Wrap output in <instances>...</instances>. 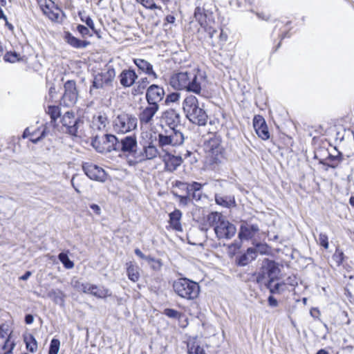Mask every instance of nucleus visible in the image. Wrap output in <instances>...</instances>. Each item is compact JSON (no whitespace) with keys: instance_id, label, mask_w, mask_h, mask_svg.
Here are the masks:
<instances>
[{"instance_id":"obj_1","label":"nucleus","mask_w":354,"mask_h":354,"mask_svg":"<svg viewBox=\"0 0 354 354\" xmlns=\"http://www.w3.org/2000/svg\"><path fill=\"white\" fill-rule=\"evenodd\" d=\"M207 75L205 71L194 68L190 71L174 73L169 79L170 86L176 90H185L204 96Z\"/></svg>"},{"instance_id":"obj_2","label":"nucleus","mask_w":354,"mask_h":354,"mask_svg":"<svg viewBox=\"0 0 354 354\" xmlns=\"http://www.w3.org/2000/svg\"><path fill=\"white\" fill-rule=\"evenodd\" d=\"M183 109L187 119L193 124L204 126L207 124L208 116L197 97L193 95H187L183 100Z\"/></svg>"},{"instance_id":"obj_3","label":"nucleus","mask_w":354,"mask_h":354,"mask_svg":"<svg viewBox=\"0 0 354 354\" xmlns=\"http://www.w3.org/2000/svg\"><path fill=\"white\" fill-rule=\"evenodd\" d=\"M207 221L210 227H214L216 236L218 239H230L236 232L235 225L227 220L222 214L217 212L209 214Z\"/></svg>"},{"instance_id":"obj_4","label":"nucleus","mask_w":354,"mask_h":354,"mask_svg":"<svg viewBox=\"0 0 354 354\" xmlns=\"http://www.w3.org/2000/svg\"><path fill=\"white\" fill-rule=\"evenodd\" d=\"M156 140L162 152L165 153L169 151L171 147L181 145L184 142L185 137L180 129L169 128L158 133Z\"/></svg>"},{"instance_id":"obj_5","label":"nucleus","mask_w":354,"mask_h":354,"mask_svg":"<svg viewBox=\"0 0 354 354\" xmlns=\"http://www.w3.org/2000/svg\"><path fill=\"white\" fill-rule=\"evenodd\" d=\"M173 289L178 296L187 300L195 299L200 292L199 285L187 278H180L175 280L173 283Z\"/></svg>"},{"instance_id":"obj_6","label":"nucleus","mask_w":354,"mask_h":354,"mask_svg":"<svg viewBox=\"0 0 354 354\" xmlns=\"http://www.w3.org/2000/svg\"><path fill=\"white\" fill-rule=\"evenodd\" d=\"M205 150L207 154L206 162L214 169L221 163L223 158V148L220 138L214 136L205 143Z\"/></svg>"},{"instance_id":"obj_7","label":"nucleus","mask_w":354,"mask_h":354,"mask_svg":"<svg viewBox=\"0 0 354 354\" xmlns=\"http://www.w3.org/2000/svg\"><path fill=\"white\" fill-rule=\"evenodd\" d=\"M137 118L131 114L122 112L118 114L113 121V128L118 133H126L137 127Z\"/></svg>"},{"instance_id":"obj_8","label":"nucleus","mask_w":354,"mask_h":354,"mask_svg":"<svg viewBox=\"0 0 354 354\" xmlns=\"http://www.w3.org/2000/svg\"><path fill=\"white\" fill-rule=\"evenodd\" d=\"M119 139L112 134H104L103 137L95 136L92 140V146L100 153H106L111 151H118Z\"/></svg>"},{"instance_id":"obj_9","label":"nucleus","mask_w":354,"mask_h":354,"mask_svg":"<svg viewBox=\"0 0 354 354\" xmlns=\"http://www.w3.org/2000/svg\"><path fill=\"white\" fill-rule=\"evenodd\" d=\"M214 6L211 1H198L194 10V17L202 27L207 25V21L213 20V9Z\"/></svg>"},{"instance_id":"obj_10","label":"nucleus","mask_w":354,"mask_h":354,"mask_svg":"<svg viewBox=\"0 0 354 354\" xmlns=\"http://www.w3.org/2000/svg\"><path fill=\"white\" fill-rule=\"evenodd\" d=\"M280 269L274 261L265 259L263 261L261 270L256 277L257 282L263 283L267 279L277 278Z\"/></svg>"},{"instance_id":"obj_11","label":"nucleus","mask_w":354,"mask_h":354,"mask_svg":"<svg viewBox=\"0 0 354 354\" xmlns=\"http://www.w3.org/2000/svg\"><path fill=\"white\" fill-rule=\"evenodd\" d=\"M64 93L61 99V104L65 106H72L77 101L78 92L76 83L73 80H68L64 85Z\"/></svg>"},{"instance_id":"obj_12","label":"nucleus","mask_w":354,"mask_h":354,"mask_svg":"<svg viewBox=\"0 0 354 354\" xmlns=\"http://www.w3.org/2000/svg\"><path fill=\"white\" fill-rule=\"evenodd\" d=\"M61 122L62 127L65 128L64 131L66 133L71 136H77L80 124L82 121L76 118L73 112L67 111L63 115Z\"/></svg>"},{"instance_id":"obj_13","label":"nucleus","mask_w":354,"mask_h":354,"mask_svg":"<svg viewBox=\"0 0 354 354\" xmlns=\"http://www.w3.org/2000/svg\"><path fill=\"white\" fill-rule=\"evenodd\" d=\"M158 147V145L156 146L152 142L145 145L142 150L135 155L133 164L142 162L147 160H151L158 156L160 158L162 154L159 151Z\"/></svg>"},{"instance_id":"obj_14","label":"nucleus","mask_w":354,"mask_h":354,"mask_svg":"<svg viewBox=\"0 0 354 354\" xmlns=\"http://www.w3.org/2000/svg\"><path fill=\"white\" fill-rule=\"evenodd\" d=\"M115 76V72L113 68H108L105 71L97 74L93 81L90 92L91 93L93 88H102L104 86L110 84Z\"/></svg>"},{"instance_id":"obj_15","label":"nucleus","mask_w":354,"mask_h":354,"mask_svg":"<svg viewBox=\"0 0 354 354\" xmlns=\"http://www.w3.org/2000/svg\"><path fill=\"white\" fill-rule=\"evenodd\" d=\"M160 158L164 163V170L169 173L174 172L183 162L180 156H175L170 151L162 153Z\"/></svg>"},{"instance_id":"obj_16","label":"nucleus","mask_w":354,"mask_h":354,"mask_svg":"<svg viewBox=\"0 0 354 354\" xmlns=\"http://www.w3.org/2000/svg\"><path fill=\"white\" fill-rule=\"evenodd\" d=\"M82 169L86 175L91 180L104 182L106 179L105 171L96 165L91 162H85L82 165Z\"/></svg>"},{"instance_id":"obj_17","label":"nucleus","mask_w":354,"mask_h":354,"mask_svg":"<svg viewBox=\"0 0 354 354\" xmlns=\"http://www.w3.org/2000/svg\"><path fill=\"white\" fill-rule=\"evenodd\" d=\"M165 96V91L162 87L152 84L148 87L146 92V100L148 104L159 106L160 102Z\"/></svg>"},{"instance_id":"obj_18","label":"nucleus","mask_w":354,"mask_h":354,"mask_svg":"<svg viewBox=\"0 0 354 354\" xmlns=\"http://www.w3.org/2000/svg\"><path fill=\"white\" fill-rule=\"evenodd\" d=\"M259 232V227L257 224L242 221L238 236L241 241L250 240L254 237Z\"/></svg>"},{"instance_id":"obj_19","label":"nucleus","mask_w":354,"mask_h":354,"mask_svg":"<svg viewBox=\"0 0 354 354\" xmlns=\"http://www.w3.org/2000/svg\"><path fill=\"white\" fill-rule=\"evenodd\" d=\"M137 140L134 136H128L121 138L118 145V151L129 153L133 156L138 153L136 151Z\"/></svg>"},{"instance_id":"obj_20","label":"nucleus","mask_w":354,"mask_h":354,"mask_svg":"<svg viewBox=\"0 0 354 354\" xmlns=\"http://www.w3.org/2000/svg\"><path fill=\"white\" fill-rule=\"evenodd\" d=\"M158 109L159 106L149 104H148V106L145 108H140V111L138 114L140 124L142 125L151 124L153 122V118Z\"/></svg>"},{"instance_id":"obj_21","label":"nucleus","mask_w":354,"mask_h":354,"mask_svg":"<svg viewBox=\"0 0 354 354\" xmlns=\"http://www.w3.org/2000/svg\"><path fill=\"white\" fill-rule=\"evenodd\" d=\"M253 126L257 134L263 140H267L270 138V133L268 129L265 120L260 115L255 116L253 120Z\"/></svg>"},{"instance_id":"obj_22","label":"nucleus","mask_w":354,"mask_h":354,"mask_svg":"<svg viewBox=\"0 0 354 354\" xmlns=\"http://www.w3.org/2000/svg\"><path fill=\"white\" fill-rule=\"evenodd\" d=\"M109 124L107 116L104 113H99L93 117L91 127L93 131H105Z\"/></svg>"},{"instance_id":"obj_23","label":"nucleus","mask_w":354,"mask_h":354,"mask_svg":"<svg viewBox=\"0 0 354 354\" xmlns=\"http://www.w3.org/2000/svg\"><path fill=\"white\" fill-rule=\"evenodd\" d=\"M165 122L168 124L169 128L181 127L180 124V115L174 109H170L165 111L162 115Z\"/></svg>"},{"instance_id":"obj_24","label":"nucleus","mask_w":354,"mask_h":354,"mask_svg":"<svg viewBox=\"0 0 354 354\" xmlns=\"http://www.w3.org/2000/svg\"><path fill=\"white\" fill-rule=\"evenodd\" d=\"M64 39L71 47L77 49L85 48L90 44V41L81 40L74 37L70 32H64Z\"/></svg>"},{"instance_id":"obj_25","label":"nucleus","mask_w":354,"mask_h":354,"mask_svg":"<svg viewBox=\"0 0 354 354\" xmlns=\"http://www.w3.org/2000/svg\"><path fill=\"white\" fill-rule=\"evenodd\" d=\"M257 257V250L254 248H248L245 253L236 258V263L239 266H245L254 260Z\"/></svg>"},{"instance_id":"obj_26","label":"nucleus","mask_w":354,"mask_h":354,"mask_svg":"<svg viewBox=\"0 0 354 354\" xmlns=\"http://www.w3.org/2000/svg\"><path fill=\"white\" fill-rule=\"evenodd\" d=\"M138 75L133 70H124L120 75V84L125 87H129L135 83Z\"/></svg>"},{"instance_id":"obj_27","label":"nucleus","mask_w":354,"mask_h":354,"mask_svg":"<svg viewBox=\"0 0 354 354\" xmlns=\"http://www.w3.org/2000/svg\"><path fill=\"white\" fill-rule=\"evenodd\" d=\"M133 62L139 68V70L143 73L147 74L148 75L153 76V77L155 79L158 78L157 74L153 70V66L147 60L143 59H134Z\"/></svg>"},{"instance_id":"obj_28","label":"nucleus","mask_w":354,"mask_h":354,"mask_svg":"<svg viewBox=\"0 0 354 354\" xmlns=\"http://www.w3.org/2000/svg\"><path fill=\"white\" fill-rule=\"evenodd\" d=\"M215 201L217 205L223 207L230 208L236 205L234 197L231 196H224L219 194H216Z\"/></svg>"},{"instance_id":"obj_29","label":"nucleus","mask_w":354,"mask_h":354,"mask_svg":"<svg viewBox=\"0 0 354 354\" xmlns=\"http://www.w3.org/2000/svg\"><path fill=\"white\" fill-rule=\"evenodd\" d=\"M169 216L171 227L176 231H182V226L180 224L182 212L179 209H176L169 214Z\"/></svg>"},{"instance_id":"obj_30","label":"nucleus","mask_w":354,"mask_h":354,"mask_svg":"<svg viewBox=\"0 0 354 354\" xmlns=\"http://www.w3.org/2000/svg\"><path fill=\"white\" fill-rule=\"evenodd\" d=\"M54 7V2L49 0V3H46L44 6L42 7L44 13L52 21H56L59 17V12L60 11L58 8H55V10H53Z\"/></svg>"},{"instance_id":"obj_31","label":"nucleus","mask_w":354,"mask_h":354,"mask_svg":"<svg viewBox=\"0 0 354 354\" xmlns=\"http://www.w3.org/2000/svg\"><path fill=\"white\" fill-rule=\"evenodd\" d=\"M89 294L100 299L106 298L111 295V292L108 288H106L104 286L100 287L94 284H91V292H89Z\"/></svg>"},{"instance_id":"obj_32","label":"nucleus","mask_w":354,"mask_h":354,"mask_svg":"<svg viewBox=\"0 0 354 354\" xmlns=\"http://www.w3.org/2000/svg\"><path fill=\"white\" fill-rule=\"evenodd\" d=\"M48 297L53 300L55 304H63L64 302V293L59 289H52L48 292Z\"/></svg>"},{"instance_id":"obj_33","label":"nucleus","mask_w":354,"mask_h":354,"mask_svg":"<svg viewBox=\"0 0 354 354\" xmlns=\"http://www.w3.org/2000/svg\"><path fill=\"white\" fill-rule=\"evenodd\" d=\"M128 278L133 281H138L140 277V274L138 272V267L132 263H129L127 270Z\"/></svg>"},{"instance_id":"obj_34","label":"nucleus","mask_w":354,"mask_h":354,"mask_svg":"<svg viewBox=\"0 0 354 354\" xmlns=\"http://www.w3.org/2000/svg\"><path fill=\"white\" fill-rule=\"evenodd\" d=\"M26 348L31 353H34L37 349V343L32 335H26L24 337Z\"/></svg>"},{"instance_id":"obj_35","label":"nucleus","mask_w":354,"mask_h":354,"mask_svg":"<svg viewBox=\"0 0 354 354\" xmlns=\"http://www.w3.org/2000/svg\"><path fill=\"white\" fill-rule=\"evenodd\" d=\"M188 354H205L203 348L196 342H189L187 344Z\"/></svg>"},{"instance_id":"obj_36","label":"nucleus","mask_w":354,"mask_h":354,"mask_svg":"<svg viewBox=\"0 0 354 354\" xmlns=\"http://www.w3.org/2000/svg\"><path fill=\"white\" fill-rule=\"evenodd\" d=\"M45 135H46V129H44L41 131L40 136H39L37 138H35L34 133L30 132L29 128H26L24 131L23 138H28V137L30 136V140L33 143H37L39 140H41L45 136Z\"/></svg>"},{"instance_id":"obj_37","label":"nucleus","mask_w":354,"mask_h":354,"mask_svg":"<svg viewBox=\"0 0 354 354\" xmlns=\"http://www.w3.org/2000/svg\"><path fill=\"white\" fill-rule=\"evenodd\" d=\"M59 260L62 263L64 267L67 269H71L74 267V263L70 260L68 255L66 253L61 252L58 255Z\"/></svg>"},{"instance_id":"obj_38","label":"nucleus","mask_w":354,"mask_h":354,"mask_svg":"<svg viewBox=\"0 0 354 354\" xmlns=\"http://www.w3.org/2000/svg\"><path fill=\"white\" fill-rule=\"evenodd\" d=\"M46 112L54 122L60 115V110L57 106H48Z\"/></svg>"},{"instance_id":"obj_39","label":"nucleus","mask_w":354,"mask_h":354,"mask_svg":"<svg viewBox=\"0 0 354 354\" xmlns=\"http://www.w3.org/2000/svg\"><path fill=\"white\" fill-rule=\"evenodd\" d=\"M60 347V341L53 338L50 344L48 354H58Z\"/></svg>"},{"instance_id":"obj_40","label":"nucleus","mask_w":354,"mask_h":354,"mask_svg":"<svg viewBox=\"0 0 354 354\" xmlns=\"http://www.w3.org/2000/svg\"><path fill=\"white\" fill-rule=\"evenodd\" d=\"M137 2L141 3L145 8L149 10L161 9V7L157 6L153 0H139Z\"/></svg>"},{"instance_id":"obj_41","label":"nucleus","mask_w":354,"mask_h":354,"mask_svg":"<svg viewBox=\"0 0 354 354\" xmlns=\"http://www.w3.org/2000/svg\"><path fill=\"white\" fill-rule=\"evenodd\" d=\"M147 261L150 264L151 268L154 270H159L162 267V263L160 260L156 259L153 257H149L147 258Z\"/></svg>"},{"instance_id":"obj_42","label":"nucleus","mask_w":354,"mask_h":354,"mask_svg":"<svg viewBox=\"0 0 354 354\" xmlns=\"http://www.w3.org/2000/svg\"><path fill=\"white\" fill-rule=\"evenodd\" d=\"M81 20L82 21H84L86 26L95 34H97V31L96 30L95 28V25H94V23H93V19L88 17V16H86V17H84V16H81Z\"/></svg>"},{"instance_id":"obj_43","label":"nucleus","mask_w":354,"mask_h":354,"mask_svg":"<svg viewBox=\"0 0 354 354\" xmlns=\"http://www.w3.org/2000/svg\"><path fill=\"white\" fill-rule=\"evenodd\" d=\"M164 314L170 318L174 319H179L181 315L178 311L171 308H166L164 310Z\"/></svg>"},{"instance_id":"obj_44","label":"nucleus","mask_w":354,"mask_h":354,"mask_svg":"<svg viewBox=\"0 0 354 354\" xmlns=\"http://www.w3.org/2000/svg\"><path fill=\"white\" fill-rule=\"evenodd\" d=\"M138 86L137 88L136 89V91L138 93H142L143 90L146 88L147 85L149 84L148 80L147 77L141 78L138 82Z\"/></svg>"},{"instance_id":"obj_45","label":"nucleus","mask_w":354,"mask_h":354,"mask_svg":"<svg viewBox=\"0 0 354 354\" xmlns=\"http://www.w3.org/2000/svg\"><path fill=\"white\" fill-rule=\"evenodd\" d=\"M344 253L342 251L336 250L335 254L333 256V259L336 261L338 266L341 265L344 261Z\"/></svg>"},{"instance_id":"obj_46","label":"nucleus","mask_w":354,"mask_h":354,"mask_svg":"<svg viewBox=\"0 0 354 354\" xmlns=\"http://www.w3.org/2000/svg\"><path fill=\"white\" fill-rule=\"evenodd\" d=\"M318 243L325 249L328 248V236L326 234L320 233L319 236Z\"/></svg>"},{"instance_id":"obj_47","label":"nucleus","mask_w":354,"mask_h":354,"mask_svg":"<svg viewBox=\"0 0 354 354\" xmlns=\"http://www.w3.org/2000/svg\"><path fill=\"white\" fill-rule=\"evenodd\" d=\"M180 97V93H172L167 95L165 99V103L169 104L170 102H176L179 100Z\"/></svg>"},{"instance_id":"obj_48","label":"nucleus","mask_w":354,"mask_h":354,"mask_svg":"<svg viewBox=\"0 0 354 354\" xmlns=\"http://www.w3.org/2000/svg\"><path fill=\"white\" fill-rule=\"evenodd\" d=\"M4 60L8 62L14 63L19 59L18 55L16 53H7L3 57Z\"/></svg>"},{"instance_id":"obj_49","label":"nucleus","mask_w":354,"mask_h":354,"mask_svg":"<svg viewBox=\"0 0 354 354\" xmlns=\"http://www.w3.org/2000/svg\"><path fill=\"white\" fill-rule=\"evenodd\" d=\"M174 196L179 199V203L183 206H187L191 200L189 196H180L176 193H174Z\"/></svg>"},{"instance_id":"obj_50","label":"nucleus","mask_w":354,"mask_h":354,"mask_svg":"<svg viewBox=\"0 0 354 354\" xmlns=\"http://www.w3.org/2000/svg\"><path fill=\"white\" fill-rule=\"evenodd\" d=\"M77 30L83 37H84L86 36H92L93 35V34L91 33L88 28H87L83 25H78L77 26Z\"/></svg>"},{"instance_id":"obj_51","label":"nucleus","mask_w":354,"mask_h":354,"mask_svg":"<svg viewBox=\"0 0 354 354\" xmlns=\"http://www.w3.org/2000/svg\"><path fill=\"white\" fill-rule=\"evenodd\" d=\"M285 290V283L283 282L276 283L272 294H279Z\"/></svg>"},{"instance_id":"obj_52","label":"nucleus","mask_w":354,"mask_h":354,"mask_svg":"<svg viewBox=\"0 0 354 354\" xmlns=\"http://www.w3.org/2000/svg\"><path fill=\"white\" fill-rule=\"evenodd\" d=\"M82 283H82L77 277H73L71 282L72 287L79 292H80V288L82 286Z\"/></svg>"},{"instance_id":"obj_53","label":"nucleus","mask_w":354,"mask_h":354,"mask_svg":"<svg viewBox=\"0 0 354 354\" xmlns=\"http://www.w3.org/2000/svg\"><path fill=\"white\" fill-rule=\"evenodd\" d=\"M275 279L276 278L268 279L267 281L265 280L264 282L263 283L266 286V287L269 289L271 293H272L274 284L276 283H274Z\"/></svg>"},{"instance_id":"obj_54","label":"nucleus","mask_w":354,"mask_h":354,"mask_svg":"<svg viewBox=\"0 0 354 354\" xmlns=\"http://www.w3.org/2000/svg\"><path fill=\"white\" fill-rule=\"evenodd\" d=\"M283 283H285V286L290 285L291 286H295L298 284L297 279L295 276L288 277Z\"/></svg>"},{"instance_id":"obj_55","label":"nucleus","mask_w":354,"mask_h":354,"mask_svg":"<svg viewBox=\"0 0 354 354\" xmlns=\"http://www.w3.org/2000/svg\"><path fill=\"white\" fill-rule=\"evenodd\" d=\"M189 185L191 186V191L201 192V189L203 187L202 184H201L198 182H193L192 183L189 184Z\"/></svg>"},{"instance_id":"obj_56","label":"nucleus","mask_w":354,"mask_h":354,"mask_svg":"<svg viewBox=\"0 0 354 354\" xmlns=\"http://www.w3.org/2000/svg\"><path fill=\"white\" fill-rule=\"evenodd\" d=\"M189 183H185V182H182V181H180V180H176L174 183V186L176 187H178L180 189H186V187H187Z\"/></svg>"},{"instance_id":"obj_57","label":"nucleus","mask_w":354,"mask_h":354,"mask_svg":"<svg viewBox=\"0 0 354 354\" xmlns=\"http://www.w3.org/2000/svg\"><path fill=\"white\" fill-rule=\"evenodd\" d=\"M91 284L89 283H82V286L80 288V292H83L84 293L89 294L91 292Z\"/></svg>"},{"instance_id":"obj_58","label":"nucleus","mask_w":354,"mask_h":354,"mask_svg":"<svg viewBox=\"0 0 354 354\" xmlns=\"http://www.w3.org/2000/svg\"><path fill=\"white\" fill-rule=\"evenodd\" d=\"M202 196V192H194L192 191L191 198L196 201L201 200Z\"/></svg>"},{"instance_id":"obj_59","label":"nucleus","mask_w":354,"mask_h":354,"mask_svg":"<svg viewBox=\"0 0 354 354\" xmlns=\"http://www.w3.org/2000/svg\"><path fill=\"white\" fill-rule=\"evenodd\" d=\"M8 333V328L5 324L0 326V338H4Z\"/></svg>"},{"instance_id":"obj_60","label":"nucleus","mask_w":354,"mask_h":354,"mask_svg":"<svg viewBox=\"0 0 354 354\" xmlns=\"http://www.w3.org/2000/svg\"><path fill=\"white\" fill-rule=\"evenodd\" d=\"M268 304L272 307H277L278 306L277 300L272 296H270L268 299Z\"/></svg>"},{"instance_id":"obj_61","label":"nucleus","mask_w":354,"mask_h":354,"mask_svg":"<svg viewBox=\"0 0 354 354\" xmlns=\"http://www.w3.org/2000/svg\"><path fill=\"white\" fill-rule=\"evenodd\" d=\"M266 245L258 244L254 248L257 250V253L264 254L266 252Z\"/></svg>"},{"instance_id":"obj_62","label":"nucleus","mask_w":354,"mask_h":354,"mask_svg":"<svg viewBox=\"0 0 354 354\" xmlns=\"http://www.w3.org/2000/svg\"><path fill=\"white\" fill-rule=\"evenodd\" d=\"M256 15L262 20L268 21L270 19V15L264 12H256Z\"/></svg>"},{"instance_id":"obj_63","label":"nucleus","mask_w":354,"mask_h":354,"mask_svg":"<svg viewBox=\"0 0 354 354\" xmlns=\"http://www.w3.org/2000/svg\"><path fill=\"white\" fill-rule=\"evenodd\" d=\"M135 254H136L138 257H139L140 258H141V259H145V260H146V261H147V258H149V256H146V255H145V254L142 252V251H141L140 249H138V248H136V249L135 250Z\"/></svg>"},{"instance_id":"obj_64","label":"nucleus","mask_w":354,"mask_h":354,"mask_svg":"<svg viewBox=\"0 0 354 354\" xmlns=\"http://www.w3.org/2000/svg\"><path fill=\"white\" fill-rule=\"evenodd\" d=\"M34 317L32 315L28 314L25 316V322L27 324H30L33 322Z\"/></svg>"}]
</instances>
